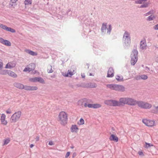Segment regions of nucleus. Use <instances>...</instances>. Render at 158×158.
<instances>
[{"mask_svg": "<svg viewBox=\"0 0 158 158\" xmlns=\"http://www.w3.org/2000/svg\"><path fill=\"white\" fill-rule=\"evenodd\" d=\"M93 104H88L87 106L89 108H93Z\"/></svg>", "mask_w": 158, "mask_h": 158, "instance_id": "nucleus-48", "label": "nucleus"}, {"mask_svg": "<svg viewBox=\"0 0 158 158\" xmlns=\"http://www.w3.org/2000/svg\"><path fill=\"white\" fill-rule=\"evenodd\" d=\"M34 145L33 144H31L30 145V147L31 148H32L34 146Z\"/></svg>", "mask_w": 158, "mask_h": 158, "instance_id": "nucleus-62", "label": "nucleus"}, {"mask_svg": "<svg viewBox=\"0 0 158 158\" xmlns=\"http://www.w3.org/2000/svg\"><path fill=\"white\" fill-rule=\"evenodd\" d=\"M15 66V65H13V64L11 65L10 64H9V63L6 64V66L5 67V68L6 69L9 68V69H12Z\"/></svg>", "mask_w": 158, "mask_h": 158, "instance_id": "nucleus-29", "label": "nucleus"}, {"mask_svg": "<svg viewBox=\"0 0 158 158\" xmlns=\"http://www.w3.org/2000/svg\"><path fill=\"white\" fill-rule=\"evenodd\" d=\"M34 72H33L34 74L36 73H37V70H34Z\"/></svg>", "mask_w": 158, "mask_h": 158, "instance_id": "nucleus-63", "label": "nucleus"}, {"mask_svg": "<svg viewBox=\"0 0 158 158\" xmlns=\"http://www.w3.org/2000/svg\"><path fill=\"white\" fill-rule=\"evenodd\" d=\"M120 106L127 104V98H122L119 99Z\"/></svg>", "mask_w": 158, "mask_h": 158, "instance_id": "nucleus-11", "label": "nucleus"}, {"mask_svg": "<svg viewBox=\"0 0 158 158\" xmlns=\"http://www.w3.org/2000/svg\"><path fill=\"white\" fill-rule=\"evenodd\" d=\"M140 48L141 49L143 50L145 48L146 46V42L143 41H141L140 44Z\"/></svg>", "mask_w": 158, "mask_h": 158, "instance_id": "nucleus-18", "label": "nucleus"}, {"mask_svg": "<svg viewBox=\"0 0 158 158\" xmlns=\"http://www.w3.org/2000/svg\"><path fill=\"white\" fill-rule=\"evenodd\" d=\"M6 115L4 114H2L1 117V121L2 124L4 125H6L7 124V122L5 120Z\"/></svg>", "mask_w": 158, "mask_h": 158, "instance_id": "nucleus-15", "label": "nucleus"}, {"mask_svg": "<svg viewBox=\"0 0 158 158\" xmlns=\"http://www.w3.org/2000/svg\"><path fill=\"white\" fill-rule=\"evenodd\" d=\"M148 0H139L136 1H135V3L136 4H141L143 2H145L147 1Z\"/></svg>", "mask_w": 158, "mask_h": 158, "instance_id": "nucleus-32", "label": "nucleus"}, {"mask_svg": "<svg viewBox=\"0 0 158 158\" xmlns=\"http://www.w3.org/2000/svg\"><path fill=\"white\" fill-rule=\"evenodd\" d=\"M101 107V105L99 104L96 103L93 104V108L96 109L100 108Z\"/></svg>", "mask_w": 158, "mask_h": 158, "instance_id": "nucleus-27", "label": "nucleus"}, {"mask_svg": "<svg viewBox=\"0 0 158 158\" xmlns=\"http://www.w3.org/2000/svg\"><path fill=\"white\" fill-rule=\"evenodd\" d=\"M138 102V101H137L133 98H127V105L134 106L137 104Z\"/></svg>", "mask_w": 158, "mask_h": 158, "instance_id": "nucleus-7", "label": "nucleus"}, {"mask_svg": "<svg viewBox=\"0 0 158 158\" xmlns=\"http://www.w3.org/2000/svg\"><path fill=\"white\" fill-rule=\"evenodd\" d=\"M155 18V17L154 16H152V15H151L148 17L147 19V20L150 21L153 20Z\"/></svg>", "mask_w": 158, "mask_h": 158, "instance_id": "nucleus-35", "label": "nucleus"}, {"mask_svg": "<svg viewBox=\"0 0 158 158\" xmlns=\"http://www.w3.org/2000/svg\"><path fill=\"white\" fill-rule=\"evenodd\" d=\"M60 123L62 125H65L67 123L68 120L67 116L65 112H61L58 115Z\"/></svg>", "mask_w": 158, "mask_h": 158, "instance_id": "nucleus-2", "label": "nucleus"}, {"mask_svg": "<svg viewBox=\"0 0 158 158\" xmlns=\"http://www.w3.org/2000/svg\"><path fill=\"white\" fill-rule=\"evenodd\" d=\"M123 46L125 49L128 48L130 46L131 44V38H125Z\"/></svg>", "mask_w": 158, "mask_h": 158, "instance_id": "nucleus-9", "label": "nucleus"}, {"mask_svg": "<svg viewBox=\"0 0 158 158\" xmlns=\"http://www.w3.org/2000/svg\"><path fill=\"white\" fill-rule=\"evenodd\" d=\"M24 87L23 89H24L25 90H30V86L24 85Z\"/></svg>", "mask_w": 158, "mask_h": 158, "instance_id": "nucleus-44", "label": "nucleus"}, {"mask_svg": "<svg viewBox=\"0 0 158 158\" xmlns=\"http://www.w3.org/2000/svg\"><path fill=\"white\" fill-rule=\"evenodd\" d=\"M106 87L111 89L120 92H124L125 91V88L122 85L110 84L107 85Z\"/></svg>", "mask_w": 158, "mask_h": 158, "instance_id": "nucleus-1", "label": "nucleus"}, {"mask_svg": "<svg viewBox=\"0 0 158 158\" xmlns=\"http://www.w3.org/2000/svg\"><path fill=\"white\" fill-rule=\"evenodd\" d=\"M14 85L15 87L19 88L20 89H23L24 85L20 83H15L14 84Z\"/></svg>", "mask_w": 158, "mask_h": 158, "instance_id": "nucleus-16", "label": "nucleus"}, {"mask_svg": "<svg viewBox=\"0 0 158 158\" xmlns=\"http://www.w3.org/2000/svg\"><path fill=\"white\" fill-rule=\"evenodd\" d=\"M154 13V11L152 10H151L148 12V13H146L145 14V16H148V15H152Z\"/></svg>", "mask_w": 158, "mask_h": 158, "instance_id": "nucleus-41", "label": "nucleus"}, {"mask_svg": "<svg viewBox=\"0 0 158 158\" xmlns=\"http://www.w3.org/2000/svg\"><path fill=\"white\" fill-rule=\"evenodd\" d=\"M109 139L111 141H114L116 142H117L118 141V137L113 134H112L110 135L109 138Z\"/></svg>", "mask_w": 158, "mask_h": 158, "instance_id": "nucleus-17", "label": "nucleus"}, {"mask_svg": "<svg viewBox=\"0 0 158 158\" xmlns=\"http://www.w3.org/2000/svg\"><path fill=\"white\" fill-rule=\"evenodd\" d=\"M70 152H67L66 155H65V158H67L70 155Z\"/></svg>", "mask_w": 158, "mask_h": 158, "instance_id": "nucleus-51", "label": "nucleus"}, {"mask_svg": "<svg viewBox=\"0 0 158 158\" xmlns=\"http://www.w3.org/2000/svg\"><path fill=\"white\" fill-rule=\"evenodd\" d=\"M73 75V73L71 72H70L69 71H68L67 73L65 75V77H71L72 75Z\"/></svg>", "mask_w": 158, "mask_h": 158, "instance_id": "nucleus-40", "label": "nucleus"}, {"mask_svg": "<svg viewBox=\"0 0 158 158\" xmlns=\"http://www.w3.org/2000/svg\"><path fill=\"white\" fill-rule=\"evenodd\" d=\"M77 156V153L75 152H74L73 153L72 155V157L74 158Z\"/></svg>", "mask_w": 158, "mask_h": 158, "instance_id": "nucleus-53", "label": "nucleus"}, {"mask_svg": "<svg viewBox=\"0 0 158 158\" xmlns=\"http://www.w3.org/2000/svg\"><path fill=\"white\" fill-rule=\"evenodd\" d=\"M85 102H89L88 100L86 98L82 99L78 101L77 104L78 105L82 107Z\"/></svg>", "mask_w": 158, "mask_h": 158, "instance_id": "nucleus-14", "label": "nucleus"}, {"mask_svg": "<svg viewBox=\"0 0 158 158\" xmlns=\"http://www.w3.org/2000/svg\"><path fill=\"white\" fill-rule=\"evenodd\" d=\"M153 28L155 30H158V24L155 25L153 27Z\"/></svg>", "mask_w": 158, "mask_h": 158, "instance_id": "nucleus-49", "label": "nucleus"}, {"mask_svg": "<svg viewBox=\"0 0 158 158\" xmlns=\"http://www.w3.org/2000/svg\"><path fill=\"white\" fill-rule=\"evenodd\" d=\"M155 122L152 120H149L148 123H147V126L148 127H152L154 125Z\"/></svg>", "mask_w": 158, "mask_h": 158, "instance_id": "nucleus-24", "label": "nucleus"}, {"mask_svg": "<svg viewBox=\"0 0 158 158\" xmlns=\"http://www.w3.org/2000/svg\"><path fill=\"white\" fill-rule=\"evenodd\" d=\"M0 43L8 46H10L11 45V44L9 41L6 40H4L2 38H0Z\"/></svg>", "mask_w": 158, "mask_h": 158, "instance_id": "nucleus-12", "label": "nucleus"}, {"mask_svg": "<svg viewBox=\"0 0 158 158\" xmlns=\"http://www.w3.org/2000/svg\"><path fill=\"white\" fill-rule=\"evenodd\" d=\"M32 0H25L24 2V4L25 5L31 4L32 3Z\"/></svg>", "mask_w": 158, "mask_h": 158, "instance_id": "nucleus-28", "label": "nucleus"}, {"mask_svg": "<svg viewBox=\"0 0 158 158\" xmlns=\"http://www.w3.org/2000/svg\"><path fill=\"white\" fill-rule=\"evenodd\" d=\"M123 38H131L130 34L127 31H125L124 33Z\"/></svg>", "mask_w": 158, "mask_h": 158, "instance_id": "nucleus-25", "label": "nucleus"}, {"mask_svg": "<svg viewBox=\"0 0 158 158\" xmlns=\"http://www.w3.org/2000/svg\"><path fill=\"white\" fill-rule=\"evenodd\" d=\"M89 76H93V74L92 73H89Z\"/></svg>", "mask_w": 158, "mask_h": 158, "instance_id": "nucleus-64", "label": "nucleus"}, {"mask_svg": "<svg viewBox=\"0 0 158 158\" xmlns=\"http://www.w3.org/2000/svg\"><path fill=\"white\" fill-rule=\"evenodd\" d=\"M40 139V137L39 136H36L35 138V140L36 141H38Z\"/></svg>", "mask_w": 158, "mask_h": 158, "instance_id": "nucleus-56", "label": "nucleus"}, {"mask_svg": "<svg viewBox=\"0 0 158 158\" xmlns=\"http://www.w3.org/2000/svg\"><path fill=\"white\" fill-rule=\"evenodd\" d=\"M18 0H10V2L13 3H15Z\"/></svg>", "mask_w": 158, "mask_h": 158, "instance_id": "nucleus-57", "label": "nucleus"}, {"mask_svg": "<svg viewBox=\"0 0 158 158\" xmlns=\"http://www.w3.org/2000/svg\"><path fill=\"white\" fill-rule=\"evenodd\" d=\"M114 71L112 67L109 68L107 73V77H112L114 76Z\"/></svg>", "mask_w": 158, "mask_h": 158, "instance_id": "nucleus-10", "label": "nucleus"}, {"mask_svg": "<svg viewBox=\"0 0 158 158\" xmlns=\"http://www.w3.org/2000/svg\"><path fill=\"white\" fill-rule=\"evenodd\" d=\"M48 144L50 145H53V143L52 141H50L48 143Z\"/></svg>", "mask_w": 158, "mask_h": 158, "instance_id": "nucleus-55", "label": "nucleus"}, {"mask_svg": "<svg viewBox=\"0 0 158 158\" xmlns=\"http://www.w3.org/2000/svg\"><path fill=\"white\" fill-rule=\"evenodd\" d=\"M149 120L146 119H143L142 120V122L147 126V123H148Z\"/></svg>", "mask_w": 158, "mask_h": 158, "instance_id": "nucleus-45", "label": "nucleus"}, {"mask_svg": "<svg viewBox=\"0 0 158 158\" xmlns=\"http://www.w3.org/2000/svg\"><path fill=\"white\" fill-rule=\"evenodd\" d=\"M50 69H48L47 70V72L48 73H52L53 72V70L52 69V66L51 65H50Z\"/></svg>", "mask_w": 158, "mask_h": 158, "instance_id": "nucleus-43", "label": "nucleus"}, {"mask_svg": "<svg viewBox=\"0 0 158 158\" xmlns=\"http://www.w3.org/2000/svg\"><path fill=\"white\" fill-rule=\"evenodd\" d=\"M71 11V10L70 9H69L67 11H66V13L65 14V15H69V12H70Z\"/></svg>", "mask_w": 158, "mask_h": 158, "instance_id": "nucleus-52", "label": "nucleus"}, {"mask_svg": "<svg viewBox=\"0 0 158 158\" xmlns=\"http://www.w3.org/2000/svg\"><path fill=\"white\" fill-rule=\"evenodd\" d=\"M105 103L108 105L113 106H120L119 101L114 100H109L105 101Z\"/></svg>", "mask_w": 158, "mask_h": 158, "instance_id": "nucleus-6", "label": "nucleus"}, {"mask_svg": "<svg viewBox=\"0 0 158 158\" xmlns=\"http://www.w3.org/2000/svg\"><path fill=\"white\" fill-rule=\"evenodd\" d=\"M38 89V88L36 86H31L30 88V90H36Z\"/></svg>", "mask_w": 158, "mask_h": 158, "instance_id": "nucleus-42", "label": "nucleus"}, {"mask_svg": "<svg viewBox=\"0 0 158 158\" xmlns=\"http://www.w3.org/2000/svg\"><path fill=\"white\" fill-rule=\"evenodd\" d=\"M145 70L148 72L150 70V68L147 66H146L145 67Z\"/></svg>", "mask_w": 158, "mask_h": 158, "instance_id": "nucleus-58", "label": "nucleus"}, {"mask_svg": "<svg viewBox=\"0 0 158 158\" xmlns=\"http://www.w3.org/2000/svg\"><path fill=\"white\" fill-rule=\"evenodd\" d=\"M149 4V3L148 2H146L145 3V4L141 5L139 8H146L148 6V5Z\"/></svg>", "mask_w": 158, "mask_h": 158, "instance_id": "nucleus-33", "label": "nucleus"}, {"mask_svg": "<svg viewBox=\"0 0 158 158\" xmlns=\"http://www.w3.org/2000/svg\"><path fill=\"white\" fill-rule=\"evenodd\" d=\"M6 113L7 114H10L11 113V111L10 109H8L7 111H6Z\"/></svg>", "mask_w": 158, "mask_h": 158, "instance_id": "nucleus-54", "label": "nucleus"}, {"mask_svg": "<svg viewBox=\"0 0 158 158\" xmlns=\"http://www.w3.org/2000/svg\"><path fill=\"white\" fill-rule=\"evenodd\" d=\"M10 139L9 138L4 139L3 141L4 143L3 145H6L8 144L10 142Z\"/></svg>", "mask_w": 158, "mask_h": 158, "instance_id": "nucleus-31", "label": "nucleus"}, {"mask_svg": "<svg viewBox=\"0 0 158 158\" xmlns=\"http://www.w3.org/2000/svg\"><path fill=\"white\" fill-rule=\"evenodd\" d=\"M107 23H103L101 28V32L102 34H105L106 31L107 26Z\"/></svg>", "mask_w": 158, "mask_h": 158, "instance_id": "nucleus-13", "label": "nucleus"}, {"mask_svg": "<svg viewBox=\"0 0 158 158\" xmlns=\"http://www.w3.org/2000/svg\"><path fill=\"white\" fill-rule=\"evenodd\" d=\"M87 102H85L84 103V106L85 107H86L87 106Z\"/></svg>", "mask_w": 158, "mask_h": 158, "instance_id": "nucleus-60", "label": "nucleus"}, {"mask_svg": "<svg viewBox=\"0 0 158 158\" xmlns=\"http://www.w3.org/2000/svg\"><path fill=\"white\" fill-rule=\"evenodd\" d=\"M0 27L6 31H10L12 33H15L16 31L15 29L11 27H7L2 24L0 23Z\"/></svg>", "mask_w": 158, "mask_h": 158, "instance_id": "nucleus-8", "label": "nucleus"}, {"mask_svg": "<svg viewBox=\"0 0 158 158\" xmlns=\"http://www.w3.org/2000/svg\"><path fill=\"white\" fill-rule=\"evenodd\" d=\"M8 75L14 78H16L17 77V75L15 73L10 70L9 71Z\"/></svg>", "mask_w": 158, "mask_h": 158, "instance_id": "nucleus-21", "label": "nucleus"}, {"mask_svg": "<svg viewBox=\"0 0 158 158\" xmlns=\"http://www.w3.org/2000/svg\"><path fill=\"white\" fill-rule=\"evenodd\" d=\"M107 33L108 35H110L112 30V27L110 24L109 25L108 28H107Z\"/></svg>", "mask_w": 158, "mask_h": 158, "instance_id": "nucleus-26", "label": "nucleus"}, {"mask_svg": "<svg viewBox=\"0 0 158 158\" xmlns=\"http://www.w3.org/2000/svg\"><path fill=\"white\" fill-rule=\"evenodd\" d=\"M37 82H39L41 83L44 84L45 83V81L41 77H37Z\"/></svg>", "mask_w": 158, "mask_h": 158, "instance_id": "nucleus-23", "label": "nucleus"}, {"mask_svg": "<svg viewBox=\"0 0 158 158\" xmlns=\"http://www.w3.org/2000/svg\"><path fill=\"white\" fill-rule=\"evenodd\" d=\"M138 52L136 49H134L133 50L132 52L131 55V64L132 65H134L137 62L138 60L137 55Z\"/></svg>", "mask_w": 158, "mask_h": 158, "instance_id": "nucleus-3", "label": "nucleus"}, {"mask_svg": "<svg viewBox=\"0 0 158 158\" xmlns=\"http://www.w3.org/2000/svg\"><path fill=\"white\" fill-rule=\"evenodd\" d=\"M155 109L156 110V111H153V110H152V112L153 113H158V106H155Z\"/></svg>", "mask_w": 158, "mask_h": 158, "instance_id": "nucleus-47", "label": "nucleus"}, {"mask_svg": "<svg viewBox=\"0 0 158 158\" xmlns=\"http://www.w3.org/2000/svg\"><path fill=\"white\" fill-rule=\"evenodd\" d=\"M116 79L118 81H123V76H119L117 75L116 76Z\"/></svg>", "mask_w": 158, "mask_h": 158, "instance_id": "nucleus-22", "label": "nucleus"}, {"mask_svg": "<svg viewBox=\"0 0 158 158\" xmlns=\"http://www.w3.org/2000/svg\"><path fill=\"white\" fill-rule=\"evenodd\" d=\"M138 153L139 155H143V154L142 151H139Z\"/></svg>", "mask_w": 158, "mask_h": 158, "instance_id": "nucleus-59", "label": "nucleus"}, {"mask_svg": "<svg viewBox=\"0 0 158 158\" xmlns=\"http://www.w3.org/2000/svg\"><path fill=\"white\" fill-rule=\"evenodd\" d=\"M78 129V128L76 125H72L71 128V131L72 132H77V131L76 130Z\"/></svg>", "mask_w": 158, "mask_h": 158, "instance_id": "nucleus-20", "label": "nucleus"}, {"mask_svg": "<svg viewBox=\"0 0 158 158\" xmlns=\"http://www.w3.org/2000/svg\"><path fill=\"white\" fill-rule=\"evenodd\" d=\"M9 70H5L3 71L0 73V74L2 75L8 74Z\"/></svg>", "mask_w": 158, "mask_h": 158, "instance_id": "nucleus-38", "label": "nucleus"}, {"mask_svg": "<svg viewBox=\"0 0 158 158\" xmlns=\"http://www.w3.org/2000/svg\"><path fill=\"white\" fill-rule=\"evenodd\" d=\"M89 64H86V68H87V69H89Z\"/></svg>", "mask_w": 158, "mask_h": 158, "instance_id": "nucleus-61", "label": "nucleus"}, {"mask_svg": "<svg viewBox=\"0 0 158 158\" xmlns=\"http://www.w3.org/2000/svg\"><path fill=\"white\" fill-rule=\"evenodd\" d=\"M21 114V111H18L15 112L11 117L10 121L11 123H15L19 120L20 118Z\"/></svg>", "mask_w": 158, "mask_h": 158, "instance_id": "nucleus-5", "label": "nucleus"}, {"mask_svg": "<svg viewBox=\"0 0 158 158\" xmlns=\"http://www.w3.org/2000/svg\"><path fill=\"white\" fill-rule=\"evenodd\" d=\"M79 122L78 123V124L79 125H83L84 123V120L82 118H80Z\"/></svg>", "mask_w": 158, "mask_h": 158, "instance_id": "nucleus-39", "label": "nucleus"}, {"mask_svg": "<svg viewBox=\"0 0 158 158\" xmlns=\"http://www.w3.org/2000/svg\"><path fill=\"white\" fill-rule=\"evenodd\" d=\"M137 105L141 108L144 109H149L152 106L150 104L141 101H138Z\"/></svg>", "mask_w": 158, "mask_h": 158, "instance_id": "nucleus-4", "label": "nucleus"}, {"mask_svg": "<svg viewBox=\"0 0 158 158\" xmlns=\"http://www.w3.org/2000/svg\"><path fill=\"white\" fill-rule=\"evenodd\" d=\"M141 78L143 80H146L148 78V76L145 75H142Z\"/></svg>", "mask_w": 158, "mask_h": 158, "instance_id": "nucleus-46", "label": "nucleus"}, {"mask_svg": "<svg viewBox=\"0 0 158 158\" xmlns=\"http://www.w3.org/2000/svg\"><path fill=\"white\" fill-rule=\"evenodd\" d=\"M29 68H31L33 69H32V71L34 70L35 68V64L34 63H31L29 64Z\"/></svg>", "mask_w": 158, "mask_h": 158, "instance_id": "nucleus-34", "label": "nucleus"}, {"mask_svg": "<svg viewBox=\"0 0 158 158\" xmlns=\"http://www.w3.org/2000/svg\"><path fill=\"white\" fill-rule=\"evenodd\" d=\"M25 52L31 55L34 56H36L37 55V53L32 51L29 49H27L25 50Z\"/></svg>", "mask_w": 158, "mask_h": 158, "instance_id": "nucleus-19", "label": "nucleus"}, {"mask_svg": "<svg viewBox=\"0 0 158 158\" xmlns=\"http://www.w3.org/2000/svg\"><path fill=\"white\" fill-rule=\"evenodd\" d=\"M29 81L31 82H37V77H34L30 78Z\"/></svg>", "mask_w": 158, "mask_h": 158, "instance_id": "nucleus-30", "label": "nucleus"}, {"mask_svg": "<svg viewBox=\"0 0 158 158\" xmlns=\"http://www.w3.org/2000/svg\"><path fill=\"white\" fill-rule=\"evenodd\" d=\"M153 146V145L150 143L145 142V144L144 146V147L145 148H148L149 147Z\"/></svg>", "mask_w": 158, "mask_h": 158, "instance_id": "nucleus-36", "label": "nucleus"}, {"mask_svg": "<svg viewBox=\"0 0 158 158\" xmlns=\"http://www.w3.org/2000/svg\"><path fill=\"white\" fill-rule=\"evenodd\" d=\"M3 64L2 62L0 61V69H1L3 68Z\"/></svg>", "mask_w": 158, "mask_h": 158, "instance_id": "nucleus-50", "label": "nucleus"}, {"mask_svg": "<svg viewBox=\"0 0 158 158\" xmlns=\"http://www.w3.org/2000/svg\"><path fill=\"white\" fill-rule=\"evenodd\" d=\"M33 69L31 68H29V67L28 68L26 67L23 70V71L27 72L28 71L29 72H30L31 71H32V69Z\"/></svg>", "mask_w": 158, "mask_h": 158, "instance_id": "nucleus-37", "label": "nucleus"}]
</instances>
